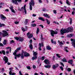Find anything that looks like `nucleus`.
Wrapping results in <instances>:
<instances>
[{
	"label": "nucleus",
	"mask_w": 75,
	"mask_h": 75,
	"mask_svg": "<svg viewBox=\"0 0 75 75\" xmlns=\"http://www.w3.org/2000/svg\"><path fill=\"white\" fill-rule=\"evenodd\" d=\"M73 30V28L71 27H68L67 29H64L63 28L61 30V33L62 35H63V34L65 33H69V32L72 31Z\"/></svg>",
	"instance_id": "nucleus-1"
},
{
	"label": "nucleus",
	"mask_w": 75,
	"mask_h": 75,
	"mask_svg": "<svg viewBox=\"0 0 75 75\" xmlns=\"http://www.w3.org/2000/svg\"><path fill=\"white\" fill-rule=\"evenodd\" d=\"M20 50H21V48L20 47H18L15 50L14 52L13 53V55H15V58L16 59H17V57H18V58L20 57L21 54H16L17 53H16L17 52H18V51H20Z\"/></svg>",
	"instance_id": "nucleus-2"
},
{
	"label": "nucleus",
	"mask_w": 75,
	"mask_h": 75,
	"mask_svg": "<svg viewBox=\"0 0 75 75\" xmlns=\"http://www.w3.org/2000/svg\"><path fill=\"white\" fill-rule=\"evenodd\" d=\"M2 32L3 33H2L1 32H0V36L1 37L2 35L3 37H5L6 36H8V34L7 31L5 30H2Z\"/></svg>",
	"instance_id": "nucleus-3"
},
{
	"label": "nucleus",
	"mask_w": 75,
	"mask_h": 75,
	"mask_svg": "<svg viewBox=\"0 0 75 75\" xmlns=\"http://www.w3.org/2000/svg\"><path fill=\"white\" fill-rule=\"evenodd\" d=\"M34 0H31V2L29 3V9L31 11L33 9V7H32V6H34Z\"/></svg>",
	"instance_id": "nucleus-4"
},
{
	"label": "nucleus",
	"mask_w": 75,
	"mask_h": 75,
	"mask_svg": "<svg viewBox=\"0 0 75 75\" xmlns=\"http://www.w3.org/2000/svg\"><path fill=\"white\" fill-rule=\"evenodd\" d=\"M19 2V3H21V0H12V2L13 4H16V5H17L18 4V2Z\"/></svg>",
	"instance_id": "nucleus-5"
},
{
	"label": "nucleus",
	"mask_w": 75,
	"mask_h": 75,
	"mask_svg": "<svg viewBox=\"0 0 75 75\" xmlns=\"http://www.w3.org/2000/svg\"><path fill=\"white\" fill-rule=\"evenodd\" d=\"M15 39L16 40H19V41L21 42H22L23 41H24V38L21 37H15Z\"/></svg>",
	"instance_id": "nucleus-6"
},
{
	"label": "nucleus",
	"mask_w": 75,
	"mask_h": 75,
	"mask_svg": "<svg viewBox=\"0 0 75 75\" xmlns=\"http://www.w3.org/2000/svg\"><path fill=\"white\" fill-rule=\"evenodd\" d=\"M50 34L52 37H54V34H58V32L57 31H54L53 30H51Z\"/></svg>",
	"instance_id": "nucleus-7"
},
{
	"label": "nucleus",
	"mask_w": 75,
	"mask_h": 75,
	"mask_svg": "<svg viewBox=\"0 0 75 75\" xmlns=\"http://www.w3.org/2000/svg\"><path fill=\"white\" fill-rule=\"evenodd\" d=\"M27 37H28V38H32L33 36V34L31 33L30 32H28L27 33Z\"/></svg>",
	"instance_id": "nucleus-8"
},
{
	"label": "nucleus",
	"mask_w": 75,
	"mask_h": 75,
	"mask_svg": "<svg viewBox=\"0 0 75 75\" xmlns=\"http://www.w3.org/2000/svg\"><path fill=\"white\" fill-rule=\"evenodd\" d=\"M71 40L72 42L71 43L72 45L74 47H75V39H71Z\"/></svg>",
	"instance_id": "nucleus-9"
},
{
	"label": "nucleus",
	"mask_w": 75,
	"mask_h": 75,
	"mask_svg": "<svg viewBox=\"0 0 75 75\" xmlns=\"http://www.w3.org/2000/svg\"><path fill=\"white\" fill-rule=\"evenodd\" d=\"M3 60H4V61H5V64L7 63L8 62V58H7V57L6 56H4V57L3 58Z\"/></svg>",
	"instance_id": "nucleus-10"
},
{
	"label": "nucleus",
	"mask_w": 75,
	"mask_h": 75,
	"mask_svg": "<svg viewBox=\"0 0 75 75\" xmlns=\"http://www.w3.org/2000/svg\"><path fill=\"white\" fill-rule=\"evenodd\" d=\"M0 17L1 20H3V21H4V20L6 19V17L4 16L3 15H0Z\"/></svg>",
	"instance_id": "nucleus-11"
},
{
	"label": "nucleus",
	"mask_w": 75,
	"mask_h": 75,
	"mask_svg": "<svg viewBox=\"0 0 75 75\" xmlns=\"http://www.w3.org/2000/svg\"><path fill=\"white\" fill-rule=\"evenodd\" d=\"M25 6H26V4H25L24 7H23L21 8V9H23L25 11V14H27V11L26 10V9L25 8Z\"/></svg>",
	"instance_id": "nucleus-12"
},
{
	"label": "nucleus",
	"mask_w": 75,
	"mask_h": 75,
	"mask_svg": "<svg viewBox=\"0 0 75 75\" xmlns=\"http://www.w3.org/2000/svg\"><path fill=\"white\" fill-rule=\"evenodd\" d=\"M44 63L46 64H50V61L48 59H45L44 61Z\"/></svg>",
	"instance_id": "nucleus-13"
},
{
	"label": "nucleus",
	"mask_w": 75,
	"mask_h": 75,
	"mask_svg": "<svg viewBox=\"0 0 75 75\" xmlns=\"http://www.w3.org/2000/svg\"><path fill=\"white\" fill-rule=\"evenodd\" d=\"M24 57H29V56H30V54L27 53V52H24Z\"/></svg>",
	"instance_id": "nucleus-14"
},
{
	"label": "nucleus",
	"mask_w": 75,
	"mask_h": 75,
	"mask_svg": "<svg viewBox=\"0 0 75 75\" xmlns=\"http://www.w3.org/2000/svg\"><path fill=\"white\" fill-rule=\"evenodd\" d=\"M58 67V64H57L56 65H53L52 67V68L54 69H55L57 68Z\"/></svg>",
	"instance_id": "nucleus-15"
},
{
	"label": "nucleus",
	"mask_w": 75,
	"mask_h": 75,
	"mask_svg": "<svg viewBox=\"0 0 75 75\" xmlns=\"http://www.w3.org/2000/svg\"><path fill=\"white\" fill-rule=\"evenodd\" d=\"M73 36H74V35L72 34H69L67 35V37L69 38H71V37H72Z\"/></svg>",
	"instance_id": "nucleus-16"
},
{
	"label": "nucleus",
	"mask_w": 75,
	"mask_h": 75,
	"mask_svg": "<svg viewBox=\"0 0 75 75\" xmlns=\"http://www.w3.org/2000/svg\"><path fill=\"white\" fill-rule=\"evenodd\" d=\"M13 6H11V7H10V8L12 11V12H13V13H15V11H14V10L13 9Z\"/></svg>",
	"instance_id": "nucleus-17"
},
{
	"label": "nucleus",
	"mask_w": 75,
	"mask_h": 75,
	"mask_svg": "<svg viewBox=\"0 0 75 75\" xmlns=\"http://www.w3.org/2000/svg\"><path fill=\"white\" fill-rule=\"evenodd\" d=\"M46 49L47 50H51L52 48L50 46H47L46 47Z\"/></svg>",
	"instance_id": "nucleus-18"
},
{
	"label": "nucleus",
	"mask_w": 75,
	"mask_h": 75,
	"mask_svg": "<svg viewBox=\"0 0 75 75\" xmlns=\"http://www.w3.org/2000/svg\"><path fill=\"white\" fill-rule=\"evenodd\" d=\"M9 70L10 71L9 72V75H11V72H12V71H13V68L11 67L10 68H9Z\"/></svg>",
	"instance_id": "nucleus-19"
},
{
	"label": "nucleus",
	"mask_w": 75,
	"mask_h": 75,
	"mask_svg": "<svg viewBox=\"0 0 75 75\" xmlns=\"http://www.w3.org/2000/svg\"><path fill=\"white\" fill-rule=\"evenodd\" d=\"M44 67L46 68H51V65H45Z\"/></svg>",
	"instance_id": "nucleus-20"
},
{
	"label": "nucleus",
	"mask_w": 75,
	"mask_h": 75,
	"mask_svg": "<svg viewBox=\"0 0 75 75\" xmlns=\"http://www.w3.org/2000/svg\"><path fill=\"white\" fill-rule=\"evenodd\" d=\"M66 8H67V7L65 6H64L63 8H62V10H64V11H66V12H67V11L66 9H65Z\"/></svg>",
	"instance_id": "nucleus-21"
},
{
	"label": "nucleus",
	"mask_w": 75,
	"mask_h": 75,
	"mask_svg": "<svg viewBox=\"0 0 75 75\" xmlns=\"http://www.w3.org/2000/svg\"><path fill=\"white\" fill-rule=\"evenodd\" d=\"M39 51H41L42 49H41V43H39Z\"/></svg>",
	"instance_id": "nucleus-22"
},
{
	"label": "nucleus",
	"mask_w": 75,
	"mask_h": 75,
	"mask_svg": "<svg viewBox=\"0 0 75 75\" xmlns=\"http://www.w3.org/2000/svg\"><path fill=\"white\" fill-rule=\"evenodd\" d=\"M39 32H40V29L39 28H38L36 30V35H38Z\"/></svg>",
	"instance_id": "nucleus-23"
},
{
	"label": "nucleus",
	"mask_w": 75,
	"mask_h": 75,
	"mask_svg": "<svg viewBox=\"0 0 75 75\" xmlns=\"http://www.w3.org/2000/svg\"><path fill=\"white\" fill-rule=\"evenodd\" d=\"M33 56H36L37 55V52H34V51H33Z\"/></svg>",
	"instance_id": "nucleus-24"
},
{
	"label": "nucleus",
	"mask_w": 75,
	"mask_h": 75,
	"mask_svg": "<svg viewBox=\"0 0 75 75\" xmlns=\"http://www.w3.org/2000/svg\"><path fill=\"white\" fill-rule=\"evenodd\" d=\"M3 53V55H5V51L4 50H2V51H0V54H1Z\"/></svg>",
	"instance_id": "nucleus-25"
},
{
	"label": "nucleus",
	"mask_w": 75,
	"mask_h": 75,
	"mask_svg": "<svg viewBox=\"0 0 75 75\" xmlns=\"http://www.w3.org/2000/svg\"><path fill=\"white\" fill-rule=\"evenodd\" d=\"M73 62V60H70L68 61V62L69 64H72Z\"/></svg>",
	"instance_id": "nucleus-26"
},
{
	"label": "nucleus",
	"mask_w": 75,
	"mask_h": 75,
	"mask_svg": "<svg viewBox=\"0 0 75 75\" xmlns=\"http://www.w3.org/2000/svg\"><path fill=\"white\" fill-rule=\"evenodd\" d=\"M39 20H41L42 21H44L45 20H44V19L42 18L41 17H40L38 18Z\"/></svg>",
	"instance_id": "nucleus-27"
},
{
	"label": "nucleus",
	"mask_w": 75,
	"mask_h": 75,
	"mask_svg": "<svg viewBox=\"0 0 75 75\" xmlns=\"http://www.w3.org/2000/svg\"><path fill=\"white\" fill-rule=\"evenodd\" d=\"M46 21L47 24H48V25L50 24V21L49 20L46 19Z\"/></svg>",
	"instance_id": "nucleus-28"
},
{
	"label": "nucleus",
	"mask_w": 75,
	"mask_h": 75,
	"mask_svg": "<svg viewBox=\"0 0 75 75\" xmlns=\"http://www.w3.org/2000/svg\"><path fill=\"white\" fill-rule=\"evenodd\" d=\"M37 58V56H35V57H33L32 58V60H35V59H36Z\"/></svg>",
	"instance_id": "nucleus-29"
},
{
	"label": "nucleus",
	"mask_w": 75,
	"mask_h": 75,
	"mask_svg": "<svg viewBox=\"0 0 75 75\" xmlns=\"http://www.w3.org/2000/svg\"><path fill=\"white\" fill-rule=\"evenodd\" d=\"M6 25L4 24H1V23L0 22V27H5Z\"/></svg>",
	"instance_id": "nucleus-30"
},
{
	"label": "nucleus",
	"mask_w": 75,
	"mask_h": 75,
	"mask_svg": "<svg viewBox=\"0 0 75 75\" xmlns=\"http://www.w3.org/2000/svg\"><path fill=\"white\" fill-rule=\"evenodd\" d=\"M51 41L52 44H56V42H55V41H54V40H53V39H52L51 40Z\"/></svg>",
	"instance_id": "nucleus-31"
},
{
	"label": "nucleus",
	"mask_w": 75,
	"mask_h": 75,
	"mask_svg": "<svg viewBox=\"0 0 75 75\" xmlns=\"http://www.w3.org/2000/svg\"><path fill=\"white\" fill-rule=\"evenodd\" d=\"M58 42L59 44L60 45H63V43H62V41H60L59 40H58Z\"/></svg>",
	"instance_id": "nucleus-32"
},
{
	"label": "nucleus",
	"mask_w": 75,
	"mask_h": 75,
	"mask_svg": "<svg viewBox=\"0 0 75 75\" xmlns=\"http://www.w3.org/2000/svg\"><path fill=\"white\" fill-rule=\"evenodd\" d=\"M3 43L4 45H6V44H7V40H4Z\"/></svg>",
	"instance_id": "nucleus-33"
},
{
	"label": "nucleus",
	"mask_w": 75,
	"mask_h": 75,
	"mask_svg": "<svg viewBox=\"0 0 75 75\" xmlns=\"http://www.w3.org/2000/svg\"><path fill=\"white\" fill-rule=\"evenodd\" d=\"M64 50L66 51V52H68V47H66L64 48Z\"/></svg>",
	"instance_id": "nucleus-34"
},
{
	"label": "nucleus",
	"mask_w": 75,
	"mask_h": 75,
	"mask_svg": "<svg viewBox=\"0 0 75 75\" xmlns=\"http://www.w3.org/2000/svg\"><path fill=\"white\" fill-rule=\"evenodd\" d=\"M62 61L64 62H67V60H66V59L65 58H63L62 59Z\"/></svg>",
	"instance_id": "nucleus-35"
},
{
	"label": "nucleus",
	"mask_w": 75,
	"mask_h": 75,
	"mask_svg": "<svg viewBox=\"0 0 75 75\" xmlns=\"http://www.w3.org/2000/svg\"><path fill=\"white\" fill-rule=\"evenodd\" d=\"M67 71H68V72H70V71H71V69L70 68H68L67 69Z\"/></svg>",
	"instance_id": "nucleus-36"
},
{
	"label": "nucleus",
	"mask_w": 75,
	"mask_h": 75,
	"mask_svg": "<svg viewBox=\"0 0 75 75\" xmlns=\"http://www.w3.org/2000/svg\"><path fill=\"white\" fill-rule=\"evenodd\" d=\"M32 27H36V26L37 25L35 24H31Z\"/></svg>",
	"instance_id": "nucleus-37"
},
{
	"label": "nucleus",
	"mask_w": 75,
	"mask_h": 75,
	"mask_svg": "<svg viewBox=\"0 0 75 75\" xmlns=\"http://www.w3.org/2000/svg\"><path fill=\"white\" fill-rule=\"evenodd\" d=\"M70 21L69 23L71 25L72 24V18H70Z\"/></svg>",
	"instance_id": "nucleus-38"
},
{
	"label": "nucleus",
	"mask_w": 75,
	"mask_h": 75,
	"mask_svg": "<svg viewBox=\"0 0 75 75\" xmlns=\"http://www.w3.org/2000/svg\"><path fill=\"white\" fill-rule=\"evenodd\" d=\"M66 3L67 4H68V5H70V4L69 3V1H68V0H67Z\"/></svg>",
	"instance_id": "nucleus-39"
},
{
	"label": "nucleus",
	"mask_w": 75,
	"mask_h": 75,
	"mask_svg": "<svg viewBox=\"0 0 75 75\" xmlns=\"http://www.w3.org/2000/svg\"><path fill=\"white\" fill-rule=\"evenodd\" d=\"M56 56L58 57V58H61V56H60V55L58 54H56Z\"/></svg>",
	"instance_id": "nucleus-40"
},
{
	"label": "nucleus",
	"mask_w": 75,
	"mask_h": 75,
	"mask_svg": "<svg viewBox=\"0 0 75 75\" xmlns=\"http://www.w3.org/2000/svg\"><path fill=\"white\" fill-rule=\"evenodd\" d=\"M22 30L24 32V31H26V30L25 29V28H24L23 27H22L21 28Z\"/></svg>",
	"instance_id": "nucleus-41"
},
{
	"label": "nucleus",
	"mask_w": 75,
	"mask_h": 75,
	"mask_svg": "<svg viewBox=\"0 0 75 75\" xmlns=\"http://www.w3.org/2000/svg\"><path fill=\"white\" fill-rule=\"evenodd\" d=\"M11 74H9L10 75H16V74L15 73H13V72H11Z\"/></svg>",
	"instance_id": "nucleus-42"
},
{
	"label": "nucleus",
	"mask_w": 75,
	"mask_h": 75,
	"mask_svg": "<svg viewBox=\"0 0 75 75\" xmlns=\"http://www.w3.org/2000/svg\"><path fill=\"white\" fill-rule=\"evenodd\" d=\"M29 47L30 49H33V45L31 44L30 45H29Z\"/></svg>",
	"instance_id": "nucleus-43"
},
{
	"label": "nucleus",
	"mask_w": 75,
	"mask_h": 75,
	"mask_svg": "<svg viewBox=\"0 0 75 75\" xmlns=\"http://www.w3.org/2000/svg\"><path fill=\"white\" fill-rule=\"evenodd\" d=\"M28 19H26L25 21V24H27V23H28Z\"/></svg>",
	"instance_id": "nucleus-44"
},
{
	"label": "nucleus",
	"mask_w": 75,
	"mask_h": 75,
	"mask_svg": "<svg viewBox=\"0 0 75 75\" xmlns=\"http://www.w3.org/2000/svg\"><path fill=\"white\" fill-rule=\"evenodd\" d=\"M20 56H21L22 59H23V58H24V55H23V54H22L21 55V54Z\"/></svg>",
	"instance_id": "nucleus-45"
},
{
	"label": "nucleus",
	"mask_w": 75,
	"mask_h": 75,
	"mask_svg": "<svg viewBox=\"0 0 75 75\" xmlns=\"http://www.w3.org/2000/svg\"><path fill=\"white\" fill-rule=\"evenodd\" d=\"M45 59V57L44 56L42 57L41 58V59L42 60V61H43Z\"/></svg>",
	"instance_id": "nucleus-46"
},
{
	"label": "nucleus",
	"mask_w": 75,
	"mask_h": 75,
	"mask_svg": "<svg viewBox=\"0 0 75 75\" xmlns=\"http://www.w3.org/2000/svg\"><path fill=\"white\" fill-rule=\"evenodd\" d=\"M53 13L55 14H57V11L55 10H53Z\"/></svg>",
	"instance_id": "nucleus-47"
},
{
	"label": "nucleus",
	"mask_w": 75,
	"mask_h": 75,
	"mask_svg": "<svg viewBox=\"0 0 75 75\" xmlns=\"http://www.w3.org/2000/svg\"><path fill=\"white\" fill-rule=\"evenodd\" d=\"M47 15H48V14H44L43 16H44V17H47Z\"/></svg>",
	"instance_id": "nucleus-48"
},
{
	"label": "nucleus",
	"mask_w": 75,
	"mask_h": 75,
	"mask_svg": "<svg viewBox=\"0 0 75 75\" xmlns=\"http://www.w3.org/2000/svg\"><path fill=\"white\" fill-rule=\"evenodd\" d=\"M39 2L40 3H42V0H38Z\"/></svg>",
	"instance_id": "nucleus-49"
},
{
	"label": "nucleus",
	"mask_w": 75,
	"mask_h": 75,
	"mask_svg": "<svg viewBox=\"0 0 75 75\" xmlns=\"http://www.w3.org/2000/svg\"><path fill=\"white\" fill-rule=\"evenodd\" d=\"M27 68L28 69H31V68H30V67L29 66H27Z\"/></svg>",
	"instance_id": "nucleus-50"
},
{
	"label": "nucleus",
	"mask_w": 75,
	"mask_h": 75,
	"mask_svg": "<svg viewBox=\"0 0 75 75\" xmlns=\"http://www.w3.org/2000/svg\"><path fill=\"white\" fill-rule=\"evenodd\" d=\"M60 68L61 69L62 71H63V67H62L61 66L60 67Z\"/></svg>",
	"instance_id": "nucleus-51"
},
{
	"label": "nucleus",
	"mask_w": 75,
	"mask_h": 75,
	"mask_svg": "<svg viewBox=\"0 0 75 75\" xmlns=\"http://www.w3.org/2000/svg\"><path fill=\"white\" fill-rule=\"evenodd\" d=\"M14 23L16 24H18V23H19V22H18L16 21L14 22Z\"/></svg>",
	"instance_id": "nucleus-52"
},
{
	"label": "nucleus",
	"mask_w": 75,
	"mask_h": 75,
	"mask_svg": "<svg viewBox=\"0 0 75 75\" xmlns=\"http://www.w3.org/2000/svg\"><path fill=\"white\" fill-rule=\"evenodd\" d=\"M46 17L47 18H50V16H49V15H48L47 14V16H46Z\"/></svg>",
	"instance_id": "nucleus-53"
},
{
	"label": "nucleus",
	"mask_w": 75,
	"mask_h": 75,
	"mask_svg": "<svg viewBox=\"0 0 75 75\" xmlns=\"http://www.w3.org/2000/svg\"><path fill=\"white\" fill-rule=\"evenodd\" d=\"M19 74L20 75H23V74H22V73H21V71H19Z\"/></svg>",
	"instance_id": "nucleus-54"
},
{
	"label": "nucleus",
	"mask_w": 75,
	"mask_h": 75,
	"mask_svg": "<svg viewBox=\"0 0 75 75\" xmlns=\"http://www.w3.org/2000/svg\"><path fill=\"white\" fill-rule=\"evenodd\" d=\"M33 69H35L36 68V66L34 65H33Z\"/></svg>",
	"instance_id": "nucleus-55"
},
{
	"label": "nucleus",
	"mask_w": 75,
	"mask_h": 75,
	"mask_svg": "<svg viewBox=\"0 0 75 75\" xmlns=\"http://www.w3.org/2000/svg\"><path fill=\"white\" fill-rule=\"evenodd\" d=\"M39 26H40V27H42V28H44V26H43V25H39Z\"/></svg>",
	"instance_id": "nucleus-56"
},
{
	"label": "nucleus",
	"mask_w": 75,
	"mask_h": 75,
	"mask_svg": "<svg viewBox=\"0 0 75 75\" xmlns=\"http://www.w3.org/2000/svg\"><path fill=\"white\" fill-rule=\"evenodd\" d=\"M14 42V40H11L10 41V43H12V42Z\"/></svg>",
	"instance_id": "nucleus-57"
},
{
	"label": "nucleus",
	"mask_w": 75,
	"mask_h": 75,
	"mask_svg": "<svg viewBox=\"0 0 75 75\" xmlns=\"http://www.w3.org/2000/svg\"><path fill=\"white\" fill-rule=\"evenodd\" d=\"M46 11V9H45V8H43L42 10V11Z\"/></svg>",
	"instance_id": "nucleus-58"
},
{
	"label": "nucleus",
	"mask_w": 75,
	"mask_h": 75,
	"mask_svg": "<svg viewBox=\"0 0 75 75\" xmlns=\"http://www.w3.org/2000/svg\"><path fill=\"white\" fill-rule=\"evenodd\" d=\"M0 46H4V45L1 43H0Z\"/></svg>",
	"instance_id": "nucleus-59"
},
{
	"label": "nucleus",
	"mask_w": 75,
	"mask_h": 75,
	"mask_svg": "<svg viewBox=\"0 0 75 75\" xmlns=\"http://www.w3.org/2000/svg\"><path fill=\"white\" fill-rule=\"evenodd\" d=\"M25 29L26 31H27V30H28V27L27 26H25Z\"/></svg>",
	"instance_id": "nucleus-60"
},
{
	"label": "nucleus",
	"mask_w": 75,
	"mask_h": 75,
	"mask_svg": "<svg viewBox=\"0 0 75 75\" xmlns=\"http://www.w3.org/2000/svg\"><path fill=\"white\" fill-rule=\"evenodd\" d=\"M60 64L61 65H62L63 67H64V64H63V63L62 62H60Z\"/></svg>",
	"instance_id": "nucleus-61"
},
{
	"label": "nucleus",
	"mask_w": 75,
	"mask_h": 75,
	"mask_svg": "<svg viewBox=\"0 0 75 75\" xmlns=\"http://www.w3.org/2000/svg\"><path fill=\"white\" fill-rule=\"evenodd\" d=\"M40 74H41V75H44V74L42 72H40Z\"/></svg>",
	"instance_id": "nucleus-62"
},
{
	"label": "nucleus",
	"mask_w": 75,
	"mask_h": 75,
	"mask_svg": "<svg viewBox=\"0 0 75 75\" xmlns=\"http://www.w3.org/2000/svg\"><path fill=\"white\" fill-rule=\"evenodd\" d=\"M37 16V15H36V14H33L32 15V16H33V17H35V16Z\"/></svg>",
	"instance_id": "nucleus-63"
},
{
	"label": "nucleus",
	"mask_w": 75,
	"mask_h": 75,
	"mask_svg": "<svg viewBox=\"0 0 75 75\" xmlns=\"http://www.w3.org/2000/svg\"><path fill=\"white\" fill-rule=\"evenodd\" d=\"M35 75H39L38 74V73H35L34 74Z\"/></svg>",
	"instance_id": "nucleus-64"
}]
</instances>
